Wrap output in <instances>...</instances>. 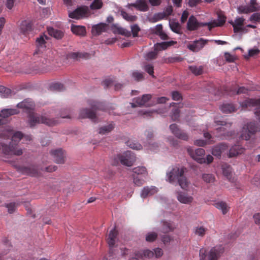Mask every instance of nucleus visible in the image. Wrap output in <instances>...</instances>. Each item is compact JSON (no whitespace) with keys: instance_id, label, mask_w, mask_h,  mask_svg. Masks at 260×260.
Listing matches in <instances>:
<instances>
[{"instance_id":"f257e3e1","label":"nucleus","mask_w":260,"mask_h":260,"mask_svg":"<svg viewBox=\"0 0 260 260\" xmlns=\"http://www.w3.org/2000/svg\"><path fill=\"white\" fill-rule=\"evenodd\" d=\"M17 107L25 109L26 112L28 113V124L31 127L39 123H44L48 126H54L57 123V121L55 119L48 118L46 116L40 115L33 112L35 104L31 100H25L18 103Z\"/></svg>"},{"instance_id":"f03ea898","label":"nucleus","mask_w":260,"mask_h":260,"mask_svg":"<svg viewBox=\"0 0 260 260\" xmlns=\"http://www.w3.org/2000/svg\"><path fill=\"white\" fill-rule=\"evenodd\" d=\"M184 168L178 167H173L171 170L167 173V180L173 183L178 181L179 185L182 189H185L188 184L186 178L184 176Z\"/></svg>"},{"instance_id":"7ed1b4c3","label":"nucleus","mask_w":260,"mask_h":260,"mask_svg":"<svg viewBox=\"0 0 260 260\" xmlns=\"http://www.w3.org/2000/svg\"><path fill=\"white\" fill-rule=\"evenodd\" d=\"M88 104L91 107V109L85 108L81 110L79 117L82 118H88L95 122L96 117L95 111L96 110L105 111V107L103 103L94 101H89Z\"/></svg>"},{"instance_id":"20e7f679","label":"nucleus","mask_w":260,"mask_h":260,"mask_svg":"<svg viewBox=\"0 0 260 260\" xmlns=\"http://www.w3.org/2000/svg\"><path fill=\"white\" fill-rule=\"evenodd\" d=\"M223 252V248L221 245L213 247L208 255L206 250L202 248L200 250V260H217Z\"/></svg>"},{"instance_id":"39448f33","label":"nucleus","mask_w":260,"mask_h":260,"mask_svg":"<svg viewBox=\"0 0 260 260\" xmlns=\"http://www.w3.org/2000/svg\"><path fill=\"white\" fill-rule=\"evenodd\" d=\"M136 158L134 153L127 151L122 154L118 155L114 158V161L112 162L113 165H116L119 161L123 165L128 167L132 166L136 161Z\"/></svg>"},{"instance_id":"423d86ee","label":"nucleus","mask_w":260,"mask_h":260,"mask_svg":"<svg viewBox=\"0 0 260 260\" xmlns=\"http://www.w3.org/2000/svg\"><path fill=\"white\" fill-rule=\"evenodd\" d=\"M259 129V127L255 122H250L243 126L240 137L243 140H248Z\"/></svg>"},{"instance_id":"0eeeda50","label":"nucleus","mask_w":260,"mask_h":260,"mask_svg":"<svg viewBox=\"0 0 260 260\" xmlns=\"http://www.w3.org/2000/svg\"><path fill=\"white\" fill-rule=\"evenodd\" d=\"M240 105L243 109L255 107L254 114L260 122V99H247L240 103Z\"/></svg>"},{"instance_id":"6e6552de","label":"nucleus","mask_w":260,"mask_h":260,"mask_svg":"<svg viewBox=\"0 0 260 260\" xmlns=\"http://www.w3.org/2000/svg\"><path fill=\"white\" fill-rule=\"evenodd\" d=\"M49 38L45 34H41L36 40V49L34 55H38L42 53L46 48L47 41Z\"/></svg>"},{"instance_id":"1a4fd4ad","label":"nucleus","mask_w":260,"mask_h":260,"mask_svg":"<svg viewBox=\"0 0 260 260\" xmlns=\"http://www.w3.org/2000/svg\"><path fill=\"white\" fill-rule=\"evenodd\" d=\"M187 152L189 155L198 162L203 164L205 162V158L204 157L205 155V150L203 148H198L194 151L189 148L187 149Z\"/></svg>"},{"instance_id":"9d476101","label":"nucleus","mask_w":260,"mask_h":260,"mask_svg":"<svg viewBox=\"0 0 260 260\" xmlns=\"http://www.w3.org/2000/svg\"><path fill=\"white\" fill-rule=\"evenodd\" d=\"M208 22H199L197 18L193 15H191L188 20L187 23V28L189 31L197 30L199 27L208 26Z\"/></svg>"},{"instance_id":"9b49d317","label":"nucleus","mask_w":260,"mask_h":260,"mask_svg":"<svg viewBox=\"0 0 260 260\" xmlns=\"http://www.w3.org/2000/svg\"><path fill=\"white\" fill-rule=\"evenodd\" d=\"M170 129L172 134L178 139L184 141H187L188 139L187 134L179 128L176 124H171L170 125Z\"/></svg>"},{"instance_id":"f8f14e48","label":"nucleus","mask_w":260,"mask_h":260,"mask_svg":"<svg viewBox=\"0 0 260 260\" xmlns=\"http://www.w3.org/2000/svg\"><path fill=\"white\" fill-rule=\"evenodd\" d=\"M208 41L203 38L191 42L187 45V48L193 52H198L201 50L207 43Z\"/></svg>"},{"instance_id":"ddd939ff","label":"nucleus","mask_w":260,"mask_h":260,"mask_svg":"<svg viewBox=\"0 0 260 260\" xmlns=\"http://www.w3.org/2000/svg\"><path fill=\"white\" fill-rule=\"evenodd\" d=\"M54 161L57 164H64L66 159V154L62 149L52 150L50 152Z\"/></svg>"},{"instance_id":"4468645a","label":"nucleus","mask_w":260,"mask_h":260,"mask_svg":"<svg viewBox=\"0 0 260 260\" xmlns=\"http://www.w3.org/2000/svg\"><path fill=\"white\" fill-rule=\"evenodd\" d=\"M17 169L20 172L31 176H37L39 175L38 169L34 165L29 167H18Z\"/></svg>"},{"instance_id":"2eb2a0df","label":"nucleus","mask_w":260,"mask_h":260,"mask_svg":"<svg viewBox=\"0 0 260 260\" xmlns=\"http://www.w3.org/2000/svg\"><path fill=\"white\" fill-rule=\"evenodd\" d=\"M87 7H81L77 8L73 12L69 14V16L73 19H79L85 16L88 12Z\"/></svg>"},{"instance_id":"dca6fc26","label":"nucleus","mask_w":260,"mask_h":260,"mask_svg":"<svg viewBox=\"0 0 260 260\" xmlns=\"http://www.w3.org/2000/svg\"><path fill=\"white\" fill-rule=\"evenodd\" d=\"M135 8L137 10L146 12L148 10V6L145 0H137L135 3L128 4L127 7L131 9V7Z\"/></svg>"},{"instance_id":"f3484780","label":"nucleus","mask_w":260,"mask_h":260,"mask_svg":"<svg viewBox=\"0 0 260 260\" xmlns=\"http://www.w3.org/2000/svg\"><path fill=\"white\" fill-rule=\"evenodd\" d=\"M117 235L118 232L115 228L112 230L109 234L107 241L110 247V253L111 254H112L113 253V249L114 246Z\"/></svg>"},{"instance_id":"a211bd4d","label":"nucleus","mask_w":260,"mask_h":260,"mask_svg":"<svg viewBox=\"0 0 260 260\" xmlns=\"http://www.w3.org/2000/svg\"><path fill=\"white\" fill-rule=\"evenodd\" d=\"M109 26L105 23H100L92 26L91 32L93 36H99L102 33L106 32L108 29Z\"/></svg>"},{"instance_id":"6ab92c4d","label":"nucleus","mask_w":260,"mask_h":260,"mask_svg":"<svg viewBox=\"0 0 260 260\" xmlns=\"http://www.w3.org/2000/svg\"><path fill=\"white\" fill-rule=\"evenodd\" d=\"M23 137V135L20 132H16L13 134L12 137V142L11 143L13 145V146L15 147L16 150H20V149H17V145ZM24 137L26 141H30L31 140V136L27 135L24 136Z\"/></svg>"},{"instance_id":"aec40b11","label":"nucleus","mask_w":260,"mask_h":260,"mask_svg":"<svg viewBox=\"0 0 260 260\" xmlns=\"http://www.w3.org/2000/svg\"><path fill=\"white\" fill-rule=\"evenodd\" d=\"M150 94H144L141 98L138 97L135 98L134 101L135 103H132V107L135 108L137 106H142L145 105L151 99Z\"/></svg>"},{"instance_id":"412c9836","label":"nucleus","mask_w":260,"mask_h":260,"mask_svg":"<svg viewBox=\"0 0 260 260\" xmlns=\"http://www.w3.org/2000/svg\"><path fill=\"white\" fill-rule=\"evenodd\" d=\"M216 137L221 139H230L234 135V132L228 131L226 128L224 127H219L216 129Z\"/></svg>"},{"instance_id":"4be33fe9","label":"nucleus","mask_w":260,"mask_h":260,"mask_svg":"<svg viewBox=\"0 0 260 260\" xmlns=\"http://www.w3.org/2000/svg\"><path fill=\"white\" fill-rule=\"evenodd\" d=\"M158 191V189L154 186L144 187L141 192V197L146 198L148 196H152Z\"/></svg>"},{"instance_id":"5701e85b","label":"nucleus","mask_w":260,"mask_h":260,"mask_svg":"<svg viewBox=\"0 0 260 260\" xmlns=\"http://www.w3.org/2000/svg\"><path fill=\"white\" fill-rule=\"evenodd\" d=\"M226 17L222 15H218V19L216 20H214L212 22H208V28L209 30H211L212 28L217 27V26H222L225 22Z\"/></svg>"},{"instance_id":"b1692460","label":"nucleus","mask_w":260,"mask_h":260,"mask_svg":"<svg viewBox=\"0 0 260 260\" xmlns=\"http://www.w3.org/2000/svg\"><path fill=\"white\" fill-rule=\"evenodd\" d=\"M228 146L225 144H220L214 146L212 150V154L217 157H220L221 154L228 149Z\"/></svg>"},{"instance_id":"393cba45","label":"nucleus","mask_w":260,"mask_h":260,"mask_svg":"<svg viewBox=\"0 0 260 260\" xmlns=\"http://www.w3.org/2000/svg\"><path fill=\"white\" fill-rule=\"evenodd\" d=\"M47 31L48 34L57 40L61 39L64 36V32L52 27H48Z\"/></svg>"},{"instance_id":"a878e982","label":"nucleus","mask_w":260,"mask_h":260,"mask_svg":"<svg viewBox=\"0 0 260 260\" xmlns=\"http://www.w3.org/2000/svg\"><path fill=\"white\" fill-rule=\"evenodd\" d=\"M90 55L88 53L70 52L67 54V58L78 60L80 58H89Z\"/></svg>"},{"instance_id":"bb28decb","label":"nucleus","mask_w":260,"mask_h":260,"mask_svg":"<svg viewBox=\"0 0 260 260\" xmlns=\"http://www.w3.org/2000/svg\"><path fill=\"white\" fill-rule=\"evenodd\" d=\"M103 84L105 88H108L109 87H111L114 85V89L115 90H118L122 87V84L120 83H116L115 81L112 78H108L105 79L103 81Z\"/></svg>"},{"instance_id":"cd10ccee","label":"nucleus","mask_w":260,"mask_h":260,"mask_svg":"<svg viewBox=\"0 0 260 260\" xmlns=\"http://www.w3.org/2000/svg\"><path fill=\"white\" fill-rule=\"evenodd\" d=\"M176 43V42L173 41L157 43L154 45V50L155 51L164 50Z\"/></svg>"},{"instance_id":"c85d7f7f","label":"nucleus","mask_w":260,"mask_h":260,"mask_svg":"<svg viewBox=\"0 0 260 260\" xmlns=\"http://www.w3.org/2000/svg\"><path fill=\"white\" fill-rule=\"evenodd\" d=\"M244 151V148L240 145H235L232 146L229 150V157H233L241 154Z\"/></svg>"},{"instance_id":"c756f323","label":"nucleus","mask_w":260,"mask_h":260,"mask_svg":"<svg viewBox=\"0 0 260 260\" xmlns=\"http://www.w3.org/2000/svg\"><path fill=\"white\" fill-rule=\"evenodd\" d=\"M177 200L183 204H189L192 202L193 198L191 196H187L183 192H178L177 196Z\"/></svg>"},{"instance_id":"7c9ffc66","label":"nucleus","mask_w":260,"mask_h":260,"mask_svg":"<svg viewBox=\"0 0 260 260\" xmlns=\"http://www.w3.org/2000/svg\"><path fill=\"white\" fill-rule=\"evenodd\" d=\"M32 23L30 21L24 20L23 21L20 25L21 31L25 34L32 30Z\"/></svg>"},{"instance_id":"2f4dec72","label":"nucleus","mask_w":260,"mask_h":260,"mask_svg":"<svg viewBox=\"0 0 260 260\" xmlns=\"http://www.w3.org/2000/svg\"><path fill=\"white\" fill-rule=\"evenodd\" d=\"M18 113H19V111L16 109H5L1 111L0 116L3 118H7Z\"/></svg>"},{"instance_id":"473e14b6","label":"nucleus","mask_w":260,"mask_h":260,"mask_svg":"<svg viewBox=\"0 0 260 260\" xmlns=\"http://www.w3.org/2000/svg\"><path fill=\"white\" fill-rule=\"evenodd\" d=\"M135 255L139 258H150L153 256L154 252L149 249H146L136 252Z\"/></svg>"},{"instance_id":"72a5a7b5","label":"nucleus","mask_w":260,"mask_h":260,"mask_svg":"<svg viewBox=\"0 0 260 260\" xmlns=\"http://www.w3.org/2000/svg\"><path fill=\"white\" fill-rule=\"evenodd\" d=\"M71 30L73 34L79 36H84L86 34V29L84 26L73 25Z\"/></svg>"},{"instance_id":"f704fd0d","label":"nucleus","mask_w":260,"mask_h":260,"mask_svg":"<svg viewBox=\"0 0 260 260\" xmlns=\"http://www.w3.org/2000/svg\"><path fill=\"white\" fill-rule=\"evenodd\" d=\"M161 231L164 233H167L172 232L175 229V226L172 223L166 221H163Z\"/></svg>"},{"instance_id":"c9c22d12","label":"nucleus","mask_w":260,"mask_h":260,"mask_svg":"<svg viewBox=\"0 0 260 260\" xmlns=\"http://www.w3.org/2000/svg\"><path fill=\"white\" fill-rule=\"evenodd\" d=\"M221 111L225 113H230L236 111V108L232 104H224L220 107Z\"/></svg>"},{"instance_id":"e433bc0d","label":"nucleus","mask_w":260,"mask_h":260,"mask_svg":"<svg viewBox=\"0 0 260 260\" xmlns=\"http://www.w3.org/2000/svg\"><path fill=\"white\" fill-rule=\"evenodd\" d=\"M207 230L208 229L203 226H198L194 227L193 233L196 236L203 237L206 234Z\"/></svg>"},{"instance_id":"4c0bfd02","label":"nucleus","mask_w":260,"mask_h":260,"mask_svg":"<svg viewBox=\"0 0 260 260\" xmlns=\"http://www.w3.org/2000/svg\"><path fill=\"white\" fill-rule=\"evenodd\" d=\"M12 92L11 90L4 86H0V94L3 98H9L12 95Z\"/></svg>"},{"instance_id":"58836bf2","label":"nucleus","mask_w":260,"mask_h":260,"mask_svg":"<svg viewBox=\"0 0 260 260\" xmlns=\"http://www.w3.org/2000/svg\"><path fill=\"white\" fill-rule=\"evenodd\" d=\"M114 127V125L112 123H111L108 125L104 126L101 127L99 129V133L102 135H105L106 134L109 133L111 131L113 130Z\"/></svg>"},{"instance_id":"ea45409f","label":"nucleus","mask_w":260,"mask_h":260,"mask_svg":"<svg viewBox=\"0 0 260 260\" xmlns=\"http://www.w3.org/2000/svg\"><path fill=\"white\" fill-rule=\"evenodd\" d=\"M114 32L123 35L126 37H129L131 36V32L130 31L120 27H115V30H114Z\"/></svg>"},{"instance_id":"a19ab883","label":"nucleus","mask_w":260,"mask_h":260,"mask_svg":"<svg viewBox=\"0 0 260 260\" xmlns=\"http://www.w3.org/2000/svg\"><path fill=\"white\" fill-rule=\"evenodd\" d=\"M189 69L195 75H200L203 73V67L202 66H191L189 67Z\"/></svg>"},{"instance_id":"79ce46f5","label":"nucleus","mask_w":260,"mask_h":260,"mask_svg":"<svg viewBox=\"0 0 260 260\" xmlns=\"http://www.w3.org/2000/svg\"><path fill=\"white\" fill-rule=\"evenodd\" d=\"M134 174L136 175H145L147 174V169L145 167H137L132 170Z\"/></svg>"},{"instance_id":"37998d69","label":"nucleus","mask_w":260,"mask_h":260,"mask_svg":"<svg viewBox=\"0 0 260 260\" xmlns=\"http://www.w3.org/2000/svg\"><path fill=\"white\" fill-rule=\"evenodd\" d=\"M215 207L220 210H221L223 214H225L228 211V208L226 204L223 202H218L215 204Z\"/></svg>"},{"instance_id":"c03bdc74","label":"nucleus","mask_w":260,"mask_h":260,"mask_svg":"<svg viewBox=\"0 0 260 260\" xmlns=\"http://www.w3.org/2000/svg\"><path fill=\"white\" fill-rule=\"evenodd\" d=\"M51 90L61 91L64 89L63 85L60 83H52L50 87Z\"/></svg>"},{"instance_id":"a18cd8bd","label":"nucleus","mask_w":260,"mask_h":260,"mask_svg":"<svg viewBox=\"0 0 260 260\" xmlns=\"http://www.w3.org/2000/svg\"><path fill=\"white\" fill-rule=\"evenodd\" d=\"M239 13L247 14L255 11V9L251 8L249 6H241L238 8Z\"/></svg>"},{"instance_id":"49530a36","label":"nucleus","mask_w":260,"mask_h":260,"mask_svg":"<svg viewBox=\"0 0 260 260\" xmlns=\"http://www.w3.org/2000/svg\"><path fill=\"white\" fill-rule=\"evenodd\" d=\"M121 15L125 20L129 22H134L137 19V16L130 15L124 11L121 12Z\"/></svg>"},{"instance_id":"de8ad7c7","label":"nucleus","mask_w":260,"mask_h":260,"mask_svg":"<svg viewBox=\"0 0 260 260\" xmlns=\"http://www.w3.org/2000/svg\"><path fill=\"white\" fill-rule=\"evenodd\" d=\"M103 7V2L102 0H94L90 5V8L91 10L100 9Z\"/></svg>"},{"instance_id":"09e8293b","label":"nucleus","mask_w":260,"mask_h":260,"mask_svg":"<svg viewBox=\"0 0 260 260\" xmlns=\"http://www.w3.org/2000/svg\"><path fill=\"white\" fill-rule=\"evenodd\" d=\"M126 145L129 148L136 150H141L142 148V146L139 143H135L132 141L128 140L126 142Z\"/></svg>"},{"instance_id":"8fccbe9b","label":"nucleus","mask_w":260,"mask_h":260,"mask_svg":"<svg viewBox=\"0 0 260 260\" xmlns=\"http://www.w3.org/2000/svg\"><path fill=\"white\" fill-rule=\"evenodd\" d=\"M222 172L224 176L230 179L231 175V167L230 165H224L222 166Z\"/></svg>"},{"instance_id":"3c124183","label":"nucleus","mask_w":260,"mask_h":260,"mask_svg":"<svg viewBox=\"0 0 260 260\" xmlns=\"http://www.w3.org/2000/svg\"><path fill=\"white\" fill-rule=\"evenodd\" d=\"M157 237V234L155 232H149L146 235V240L149 242L154 241Z\"/></svg>"},{"instance_id":"603ef678","label":"nucleus","mask_w":260,"mask_h":260,"mask_svg":"<svg viewBox=\"0 0 260 260\" xmlns=\"http://www.w3.org/2000/svg\"><path fill=\"white\" fill-rule=\"evenodd\" d=\"M171 30L177 34H179L181 26L178 22H171L170 23Z\"/></svg>"},{"instance_id":"864d4df0","label":"nucleus","mask_w":260,"mask_h":260,"mask_svg":"<svg viewBox=\"0 0 260 260\" xmlns=\"http://www.w3.org/2000/svg\"><path fill=\"white\" fill-rule=\"evenodd\" d=\"M180 117V110L178 108H174L172 110L171 118L173 121H176L179 119Z\"/></svg>"},{"instance_id":"5fc2aeb1","label":"nucleus","mask_w":260,"mask_h":260,"mask_svg":"<svg viewBox=\"0 0 260 260\" xmlns=\"http://www.w3.org/2000/svg\"><path fill=\"white\" fill-rule=\"evenodd\" d=\"M204 181L207 183H213L215 180V178L212 174H204L202 176Z\"/></svg>"},{"instance_id":"6e6d98bb","label":"nucleus","mask_w":260,"mask_h":260,"mask_svg":"<svg viewBox=\"0 0 260 260\" xmlns=\"http://www.w3.org/2000/svg\"><path fill=\"white\" fill-rule=\"evenodd\" d=\"M133 182L136 185L138 186H142L144 183V180L143 179L140 178L138 176L135 175V174L133 175Z\"/></svg>"},{"instance_id":"4d7b16f0","label":"nucleus","mask_w":260,"mask_h":260,"mask_svg":"<svg viewBox=\"0 0 260 260\" xmlns=\"http://www.w3.org/2000/svg\"><path fill=\"white\" fill-rule=\"evenodd\" d=\"M144 69L150 76L154 77V67L152 64H146L144 67Z\"/></svg>"},{"instance_id":"13d9d810","label":"nucleus","mask_w":260,"mask_h":260,"mask_svg":"<svg viewBox=\"0 0 260 260\" xmlns=\"http://www.w3.org/2000/svg\"><path fill=\"white\" fill-rule=\"evenodd\" d=\"M140 31V28L137 24H134L131 26V34L132 33L133 37H138V33Z\"/></svg>"},{"instance_id":"bf43d9fd","label":"nucleus","mask_w":260,"mask_h":260,"mask_svg":"<svg viewBox=\"0 0 260 260\" xmlns=\"http://www.w3.org/2000/svg\"><path fill=\"white\" fill-rule=\"evenodd\" d=\"M182 57L179 56L169 57L165 60L166 63H174L177 62H181L183 60Z\"/></svg>"},{"instance_id":"052dcab7","label":"nucleus","mask_w":260,"mask_h":260,"mask_svg":"<svg viewBox=\"0 0 260 260\" xmlns=\"http://www.w3.org/2000/svg\"><path fill=\"white\" fill-rule=\"evenodd\" d=\"M249 20L254 23L260 22V14L258 13L253 14L250 17Z\"/></svg>"},{"instance_id":"680f3d73","label":"nucleus","mask_w":260,"mask_h":260,"mask_svg":"<svg viewBox=\"0 0 260 260\" xmlns=\"http://www.w3.org/2000/svg\"><path fill=\"white\" fill-rule=\"evenodd\" d=\"M132 75L135 80L137 81H141L144 78L143 73L138 71L133 72Z\"/></svg>"},{"instance_id":"e2e57ef3","label":"nucleus","mask_w":260,"mask_h":260,"mask_svg":"<svg viewBox=\"0 0 260 260\" xmlns=\"http://www.w3.org/2000/svg\"><path fill=\"white\" fill-rule=\"evenodd\" d=\"M245 21V19L243 17H238L237 18L234 22H230L231 24H234L236 26H239L242 27V26L244 25V22Z\"/></svg>"},{"instance_id":"0e129e2a","label":"nucleus","mask_w":260,"mask_h":260,"mask_svg":"<svg viewBox=\"0 0 260 260\" xmlns=\"http://www.w3.org/2000/svg\"><path fill=\"white\" fill-rule=\"evenodd\" d=\"M157 53L155 51H150L148 52L145 55V59L147 60L154 59L156 58Z\"/></svg>"},{"instance_id":"69168bd1","label":"nucleus","mask_w":260,"mask_h":260,"mask_svg":"<svg viewBox=\"0 0 260 260\" xmlns=\"http://www.w3.org/2000/svg\"><path fill=\"white\" fill-rule=\"evenodd\" d=\"M172 98L174 101H180L182 99L181 93L177 91H174L172 92Z\"/></svg>"},{"instance_id":"338daca9","label":"nucleus","mask_w":260,"mask_h":260,"mask_svg":"<svg viewBox=\"0 0 260 260\" xmlns=\"http://www.w3.org/2000/svg\"><path fill=\"white\" fill-rule=\"evenodd\" d=\"M6 207L8 208V212L9 213H13L16 209V204L14 203H11L6 205Z\"/></svg>"},{"instance_id":"774afa93","label":"nucleus","mask_w":260,"mask_h":260,"mask_svg":"<svg viewBox=\"0 0 260 260\" xmlns=\"http://www.w3.org/2000/svg\"><path fill=\"white\" fill-rule=\"evenodd\" d=\"M162 31V26L161 24L157 25L152 30L153 32L156 35H158Z\"/></svg>"}]
</instances>
